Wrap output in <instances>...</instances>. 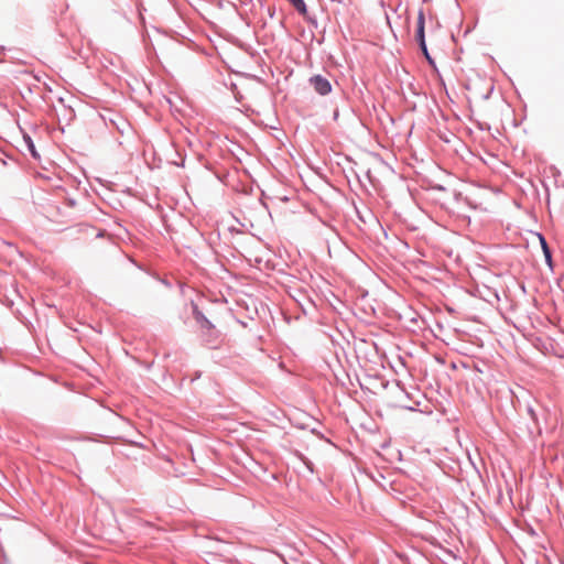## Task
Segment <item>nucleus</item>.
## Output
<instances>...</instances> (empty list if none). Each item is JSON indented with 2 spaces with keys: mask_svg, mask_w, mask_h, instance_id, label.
<instances>
[{
  "mask_svg": "<svg viewBox=\"0 0 564 564\" xmlns=\"http://www.w3.org/2000/svg\"><path fill=\"white\" fill-rule=\"evenodd\" d=\"M314 89L321 95H327L332 90L330 83L322 75H315L310 79Z\"/></svg>",
  "mask_w": 564,
  "mask_h": 564,
  "instance_id": "f257e3e1",
  "label": "nucleus"
},
{
  "mask_svg": "<svg viewBox=\"0 0 564 564\" xmlns=\"http://www.w3.org/2000/svg\"><path fill=\"white\" fill-rule=\"evenodd\" d=\"M424 24H425L424 12H423V10H420L419 14H417V21H416L415 39L419 42L420 47L425 50Z\"/></svg>",
  "mask_w": 564,
  "mask_h": 564,
  "instance_id": "f03ea898",
  "label": "nucleus"
},
{
  "mask_svg": "<svg viewBox=\"0 0 564 564\" xmlns=\"http://www.w3.org/2000/svg\"><path fill=\"white\" fill-rule=\"evenodd\" d=\"M538 236H539V240L542 246V250H543L546 263L549 264V267H552V256H551L550 248H549L544 237L542 235H538Z\"/></svg>",
  "mask_w": 564,
  "mask_h": 564,
  "instance_id": "7ed1b4c3",
  "label": "nucleus"
},
{
  "mask_svg": "<svg viewBox=\"0 0 564 564\" xmlns=\"http://www.w3.org/2000/svg\"><path fill=\"white\" fill-rule=\"evenodd\" d=\"M193 307H194L193 313H194L196 321L202 323V326L209 328L212 326L210 323L204 317V315L197 310V307L195 305H193Z\"/></svg>",
  "mask_w": 564,
  "mask_h": 564,
  "instance_id": "20e7f679",
  "label": "nucleus"
},
{
  "mask_svg": "<svg viewBox=\"0 0 564 564\" xmlns=\"http://www.w3.org/2000/svg\"><path fill=\"white\" fill-rule=\"evenodd\" d=\"M290 3L302 14H306V6L303 0H289Z\"/></svg>",
  "mask_w": 564,
  "mask_h": 564,
  "instance_id": "39448f33",
  "label": "nucleus"
},
{
  "mask_svg": "<svg viewBox=\"0 0 564 564\" xmlns=\"http://www.w3.org/2000/svg\"><path fill=\"white\" fill-rule=\"evenodd\" d=\"M424 56L426 57V59L429 61L430 64H433V59L431 58L429 52H427V47L425 46V50L424 48H421Z\"/></svg>",
  "mask_w": 564,
  "mask_h": 564,
  "instance_id": "423d86ee",
  "label": "nucleus"
}]
</instances>
